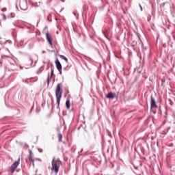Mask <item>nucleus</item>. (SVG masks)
Listing matches in <instances>:
<instances>
[{
  "mask_svg": "<svg viewBox=\"0 0 175 175\" xmlns=\"http://www.w3.org/2000/svg\"><path fill=\"white\" fill-rule=\"evenodd\" d=\"M66 106L68 110H69L70 109V100H69V98H67V100L66 101Z\"/></svg>",
  "mask_w": 175,
  "mask_h": 175,
  "instance_id": "obj_10",
  "label": "nucleus"
},
{
  "mask_svg": "<svg viewBox=\"0 0 175 175\" xmlns=\"http://www.w3.org/2000/svg\"><path fill=\"white\" fill-rule=\"evenodd\" d=\"M46 40L49 42L50 46L53 47V38L51 37V34L49 33H46Z\"/></svg>",
  "mask_w": 175,
  "mask_h": 175,
  "instance_id": "obj_5",
  "label": "nucleus"
},
{
  "mask_svg": "<svg viewBox=\"0 0 175 175\" xmlns=\"http://www.w3.org/2000/svg\"><path fill=\"white\" fill-rule=\"evenodd\" d=\"M20 165V158L18 159V161H15L10 167V173H12V174H13V173H14V172L16 171V170L17 169V167H18V165Z\"/></svg>",
  "mask_w": 175,
  "mask_h": 175,
  "instance_id": "obj_3",
  "label": "nucleus"
},
{
  "mask_svg": "<svg viewBox=\"0 0 175 175\" xmlns=\"http://www.w3.org/2000/svg\"><path fill=\"white\" fill-rule=\"evenodd\" d=\"M170 105H173V103L171 102V103H170Z\"/></svg>",
  "mask_w": 175,
  "mask_h": 175,
  "instance_id": "obj_16",
  "label": "nucleus"
},
{
  "mask_svg": "<svg viewBox=\"0 0 175 175\" xmlns=\"http://www.w3.org/2000/svg\"><path fill=\"white\" fill-rule=\"evenodd\" d=\"M3 19L6 20V15H5V14L3 15Z\"/></svg>",
  "mask_w": 175,
  "mask_h": 175,
  "instance_id": "obj_13",
  "label": "nucleus"
},
{
  "mask_svg": "<svg viewBox=\"0 0 175 175\" xmlns=\"http://www.w3.org/2000/svg\"><path fill=\"white\" fill-rule=\"evenodd\" d=\"M150 107L151 109H157V107H158V105H157V102L155 101V98H154L152 96H151Z\"/></svg>",
  "mask_w": 175,
  "mask_h": 175,
  "instance_id": "obj_4",
  "label": "nucleus"
},
{
  "mask_svg": "<svg viewBox=\"0 0 175 175\" xmlns=\"http://www.w3.org/2000/svg\"><path fill=\"white\" fill-rule=\"evenodd\" d=\"M30 60L31 61V62H32V59H30Z\"/></svg>",
  "mask_w": 175,
  "mask_h": 175,
  "instance_id": "obj_17",
  "label": "nucleus"
},
{
  "mask_svg": "<svg viewBox=\"0 0 175 175\" xmlns=\"http://www.w3.org/2000/svg\"><path fill=\"white\" fill-rule=\"evenodd\" d=\"M58 139H59V142H62V134L58 135Z\"/></svg>",
  "mask_w": 175,
  "mask_h": 175,
  "instance_id": "obj_12",
  "label": "nucleus"
},
{
  "mask_svg": "<svg viewBox=\"0 0 175 175\" xmlns=\"http://www.w3.org/2000/svg\"><path fill=\"white\" fill-rule=\"evenodd\" d=\"M55 65H56V68L59 70L60 75H62V65H61V62H59L58 60H56Z\"/></svg>",
  "mask_w": 175,
  "mask_h": 175,
  "instance_id": "obj_6",
  "label": "nucleus"
},
{
  "mask_svg": "<svg viewBox=\"0 0 175 175\" xmlns=\"http://www.w3.org/2000/svg\"><path fill=\"white\" fill-rule=\"evenodd\" d=\"M53 75H54V70H51V76L49 75L47 78V84H50V81H51V79H53Z\"/></svg>",
  "mask_w": 175,
  "mask_h": 175,
  "instance_id": "obj_9",
  "label": "nucleus"
},
{
  "mask_svg": "<svg viewBox=\"0 0 175 175\" xmlns=\"http://www.w3.org/2000/svg\"><path fill=\"white\" fill-rule=\"evenodd\" d=\"M107 99H114L116 98V93L109 92L107 94Z\"/></svg>",
  "mask_w": 175,
  "mask_h": 175,
  "instance_id": "obj_7",
  "label": "nucleus"
},
{
  "mask_svg": "<svg viewBox=\"0 0 175 175\" xmlns=\"http://www.w3.org/2000/svg\"><path fill=\"white\" fill-rule=\"evenodd\" d=\"M94 139H96V134L94 133Z\"/></svg>",
  "mask_w": 175,
  "mask_h": 175,
  "instance_id": "obj_14",
  "label": "nucleus"
},
{
  "mask_svg": "<svg viewBox=\"0 0 175 175\" xmlns=\"http://www.w3.org/2000/svg\"><path fill=\"white\" fill-rule=\"evenodd\" d=\"M62 165V162L59 159H53L52 161V167L51 171L55 173V174H57L58 172H59V167Z\"/></svg>",
  "mask_w": 175,
  "mask_h": 175,
  "instance_id": "obj_2",
  "label": "nucleus"
},
{
  "mask_svg": "<svg viewBox=\"0 0 175 175\" xmlns=\"http://www.w3.org/2000/svg\"><path fill=\"white\" fill-rule=\"evenodd\" d=\"M59 57L62 58V59H64V61L68 63V58H66V57L64 56L63 55H59Z\"/></svg>",
  "mask_w": 175,
  "mask_h": 175,
  "instance_id": "obj_11",
  "label": "nucleus"
},
{
  "mask_svg": "<svg viewBox=\"0 0 175 175\" xmlns=\"http://www.w3.org/2000/svg\"><path fill=\"white\" fill-rule=\"evenodd\" d=\"M141 10H143V8H142V5H140Z\"/></svg>",
  "mask_w": 175,
  "mask_h": 175,
  "instance_id": "obj_15",
  "label": "nucleus"
},
{
  "mask_svg": "<svg viewBox=\"0 0 175 175\" xmlns=\"http://www.w3.org/2000/svg\"><path fill=\"white\" fill-rule=\"evenodd\" d=\"M29 161H30L33 163V166H35V159H33L32 152H29Z\"/></svg>",
  "mask_w": 175,
  "mask_h": 175,
  "instance_id": "obj_8",
  "label": "nucleus"
},
{
  "mask_svg": "<svg viewBox=\"0 0 175 175\" xmlns=\"http://www.w3.org/2000/svg\"><path fill=\"white\" fill-rule=\"evenodd\" d=\"M55 96L58 109L59 107V103H61V98H62V83L57 84L55 90Z\"/></svg>",
  "mask_w": 175,
  "mask_h": 175,
  "instance_id": "obj_1",
  "label": "nucleus"
}]
</instances>
